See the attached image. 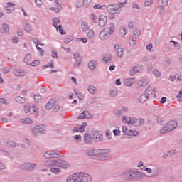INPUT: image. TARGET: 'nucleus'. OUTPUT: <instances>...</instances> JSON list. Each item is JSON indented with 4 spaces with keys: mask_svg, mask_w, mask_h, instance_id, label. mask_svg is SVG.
<instances>
[{
    "mask_svg": "<svg viewBox=\"0 0 182 182\" xmlns=\"http://www.w3.org/2000/svg\"><path fill=\"white\" fill-rule=\"evenodd\" d=\"M120 177L124 181H137L141 177V173L134 170H127L121 173Z\"/></svg>",
    "mask_w": 182,
    "mask_h": 182,
    "instance_id": "nucleus-1",
    "label": "nucleus"
},
{
    "mask_svg": "<svg viewBox=\"0 0 182 182\" xmlns=\"http://www.w3.org/2000/svg\"><path fill=\"white\" fill-rule=\"evenodd\" d=\"M67 182H92V176L85 173H74L67 178Z\"/></svg>",
    "mask_w": 182,
    "mask_h": 182,
    "instance_id": "nucleus-2",
    "label": "nucleus"
},
{
    "mask_svg": "<svg viewBox=\"0 0 182 182\" xmlns=\"http://www.w3.org/2000/svg\"><path fill=\"white\" fill-rule=\"evenodd\" d=\"M114 32V24L112 23L109 27L105 28L100 33V38L101 41H106L108 38H110L111 35H113Z\"/></svg>",
    "mask_w": 182,
    "mask_h": 182,
    "instance_id": "nucleus-3",
    "label": "nucleus"
},
{
    "mask_svg": "<svg viewBox=\"0 0 182 182\" xmlns=\"http://www.w3.org/2000/svg\"><path fill=\"white\" fill-rule=\"evenodd\" d=\"M178 126V123L176 120H171L168 122L165 127H164L160 130V133L161 134H164L165 133H168V132H172L174 129H177Z\"/></svg>",
    "mask_w": 182,
    "mask_h": 182,
    "instance_id": "nucleus-4",
    "label": "nucleus"
},
{
    "mask_svg": "<svg viewBox=\"0 0 182 182\" xmlns=\"http://www.w3.org/2000/svg\"><path fill=\"white\" fill-rule=\"evenodd\" d=\"M109 159H110V149H100L97 156V160L106 161V160H109Z\"/></svg>",
    "mask_w": 182,
    "mask_h": 182,
    "instance_id": "nucleus-5",
    "label": "nucleus"
},
{
    "mask_svg": "<svg viewBox=\"0 0 182 182\" xmlns=\"http://www.w3.org/2000/svg\"><path fill=\"white\" fill-rule=\"evenodd\" d=\"M125 4H126V2L119 3L118 4L119 7H115L113 5H109L107 7V11L108 14H111L112 15H114V14H117V11H119V9L124 6Z\"/></svg>",
    "mask_w": 182,
    "mask_h": 182,
    "instance_id": "nucleus-6",
    "label": "nucleus"
},
{
    "mask_svg": "<svg viewBox=\"0 0 182 182\" xmlns=\"http://www.w3.org/2000/svg\"><path fill=\"white\" fill-rule=\"evenodd\" d=\"M32 133L33 136H38L39 133L41 134H45L46 133V127L43 124L42 125H36L33 129Z\"/></svg>",
    "mask_w": 182,
    "mask_h": 182,
    "instance_id": "nucleus-7",
    "label": "nucleus"
},
{
    "mask_svg": "<svg viewBox=\"0 0 182 182\" xmlns=\"http://www.w3.org/2000/svg\"><path fill=\"white\" fill-rule=\"evenodd\" d=\"M58 156H60V151L51 150L47 151L44 153L45 159H57Z\"/></svg>",
    "mask_w": 182,
    "mask_h": 182,
    "instance_id": "nucleus-8",
    "label": "nucleus"
},
{
    "mask_svg": "<svg viewBox=\"0 0 182 182\" xmlns=\"http://www.w3.org/2000/svg\"><path fill=\"white\" fill-rule=\"evenodd\" d=\"M38 166L37 164H32L31 162L23 163L21 165V168L22 170H26V171H33L36 166Z\"/></svg>",
    "mask_w": 182,
    "mask_h": 182,
    "instance_id": "nucleus-9",
    "label": "nucleus"
},
{
    "mask_svg": "<svg viewBox=\"0 0 182 182\" xmlns=\"http://www.w3.org/2000/svg\"><path fill=\"white\" fill-rule=\"evenodd\" d=\"M73 59L75 60V63H74V68H79L82 64V56H80V53L78 52H75L73 53Z\"/></svg>",
    "mask_w": 182,
    "mask_h": 182,
    "instance_id": "nucleus-10",
    "label": "nucleus"
},
{
    "mask_svg": "<svg viewBox=\"0 0 182 182\" xmlns=\"http://www.w3.org/2000/svg\"><path fill=\"white\" fill-rule=\"evenodd\" d=\"M55 167L68 168V167H69V163L63 159H55Z\"/></svg>",
    "mask_w": 182,
    "mask_h": 182,
    "instance_id": "nucleus-11",
    "label": "nucleus"
},
{
    "mask_svg": "<svg viewBox=\"0 0 182 182\" xmlns=\"http://www.w3.org/2000/svg\"><path fill=\"white\" fill-rule=\"evenodd\" d=\"M54 2L56 7H50V9L56 14H59V12H60L63 9L62 3H60V0H55Z\"/></svg>",
    "mask_w": 182,
    "mask_h": 182,
    "instance_id": "nucleus-12",
    "label": "nucleus"
},
{
    "mask_svg": "<svg viewBox=\"0 0 182 182\" xmlns=\"http://www.w3.org/2000/svg\"><path fill=\"white\" fill-rule=\"evenodd\" d=\"M100 150V149H88L86 151V154L91 157H96L97 159Z\"/></svg>",
    "mask_w": 182,
    "mask_h": 182,
    "instance_id": "nucleus-13",
    "label": "nucleus"
},
{
    "mask_svg": "<svg viewBox=\"0 0 182 182\" xmlns=\"http://www.w3.org/2000/svg\"><path fill=\"white\" fill-rule=\"evenodd\" d=\"M92 136L95 141H103V135L99 131H95Z\"/></svg>",
    "mask_w": 182,
    "mask_h": 182,
    "instance_id": "nucleus-14",
    "label": "nucleus"
},
{
    "mask_svg": "<svg viewBox=\"0 0 182 182\" xmlns=\"http://www.w3.org/2000/svg\"><path fill=\"white\" fill-rule=\"evenodd\" d=\"M141 70H143V65L134 66L129 71V75L130 76H134L136 73H139V72H140Z\"/></svg>",
    "mask_w": 182,
    "mask_h": 182,
    "instance_id": "nucleus-15",
    "label": "nucleus"
},
{
    "mask_svg": "<svg viewBox=\"0 0 182 182\" xmlns=\"http://www.w3.org/2000/svg\"><path fill=\"white\" fill-rule=\"evenodd\" d=\"M106 23H107V17L105 15L100 16L99 26H101V28H104V26H106Z\"/></svg>",
    "mask_w": 182,
    "mask_h": 182,
    "instance_id": "nucleus-16",
    "label": "nucleus"
},
{
    "mask_svg": "<svg viewBox=\"0 0 182 182\" xmlns=\"http://www.w3.org/2000/svg\"><path fill=\"white\" fill-rule=\"evenodd\" d=\"M114 48L115 49V50L117 51V55L119 56V58H122L123 56V48H122V46L121 45H119V44H115L114 46Z\"/></svg>",
    "mask_w": 182,
    "mask_h": 182,
    "instance_id": "nucleus-17",
    "label": "nucleus"
},
{
    "mask_svg": "<svg viewBox=\"0 0 182 182\" xmlns=\"http://www.w3.org/2000/svg\"><path fill=\"white\" fill-rule=\"evenodd\" d=\"M84 143L85 144H92L93 143V138L92 137V135L85 134L84 135Z\"/></svg>",
    "mask_w": 182,
    "mask_h": 182,
    "instance_id": "nucleus-18",
    "label": "nucleus"
},
{
    "mask_svg": "<svg viewBox=\"0 0 182 182\" xmlns=\"http://www.w3.org/2000/svg\"><path fill=\"white\" fill-rule=\"evenodd\" d=\"M97 60H92L88 63V68L90 70H96V68H97Z\"/></svg>",
    "mask_w": 182,
    "mask_h": 182,
    "instance_id": "nucleus-19",
    "label": "nucleus"
},
{
    "mask_svg": "<svg viewBox=\"0 0 182 182\" xmlns=\"http://www.w3.org/2000/svg\"><path fill=\"white\" fill-rule=\"evenodd\" d=\"M45 166L46 167H56V159H48L46 161Z\"/></svg>",
    "mask_w": 182,
    "mask_h": 182,
    "instance_id": "nucleus-20",
    "label": "nucleus"
},
{
    "mask_svg": "<svg viewBox=\"0 0 182 182\" xmlns=\"http://www.w3.org/2000/svg\"><path fill=\"white\" fill-rule=\"evenodd\" d=\"M144 124V119L139 118V119H134V125L135 127H139V126H143Z\"/></svg>",
    "mask_w": 182,
    "mask_h": 182,
    "instance_id": "nucleus-21",
    "label": "nucleus"
},
{
    "mask_svg": "<svg viewBox=\"0 0 182 182\" xmlns=\"http://www.w3.org/2000/svg\"><path fill=\"white\" fill-rule=\"evenodd\" d=\"M137 100L139 103H146V102L149 100V98L147 97V95L144 93L137 98Z\"/></svg>",
    "mask_w": 182,
    "mask_h": 182,
    "instance_id": "nucleus-22",
    "label": "nucleus"
},
{
    "mask_svg": "<svg viewBox=\"0 0 182 182\" xmlns=\"http://www.w3.org/2000/svg\"><path fill=\"white\" fill-rule=\"evenodd\" d=\"M23 26H24V31H26V32H32L33 31L32 26L31 25V23H29L28 21H24Z\"/></svg>",
    "mask_w": 182,
    "mask_h": 182,
    "instance_id": "nucleus-23",
    "label": "nucleus"
},
{
    "mask_svg": "<svg viewBox=\"0 0 182 182\" xmlns=\"http://www.w3.org/2000/svg\"><path fill=\"white\" fill-rule=\"evenodd\" d=\"M81 28L82 29V31L85 32V33H86V32H88L90 28V26H89V24L86 22V21H83L81 23Z\"/></svg>",
    "mask_w": 182,
    "mask_h": 182,
    "instance_id": "nucleus-24",
    "label": "nucleus"
},
{
    "mask_svg": "<svg viewBox=\"0 0 182 182\" xmlns=\"http://www.w3.org/2000/svg\"><path fill=\"white\" fill-rule=\"evenodd\" d=\"M87 37L88 39H95V31H93V28L90 29L88 31L85 32Z\"/></svg>",
    "mask_w": 182,
    "mask_h": 182,
    "instance_id": "nucleus-25",
    "label": "nucleus"
},
{
    "mask_svg": "<svg viewBox=\"0 0 182 182\" xmlns=\"http://www.w3.org/2000/svg\"><path fill=\"white\" fill-rule=\"evenodd\" d=\"M134 83V78H127L124 80V85L130 87Z\"/></svg>",
    "mask_w": 182,
    "mask_h": 182,
    "instance_id": "nucleus-26",
    "label": "nucleus"
},
{
    "mask_svg": "<svg viewBox=\"0 0 182 182\" xmlns=\"http://www.w3.org/2000/svg\"><path fill=\"white\" fill-rule=\"evenodd\" d=\"M87 91L91 95H95L97 92V88H96L93 85H90L88 86Z\"/></svg>",
    "mask_w": 182,
    "mask_h": 182,
    "instance_id": "nucleus-27",
    "label": "nucleus"
},
{
    "mask_svg": "<svg viewBox=\"0 0 182 182\" xmlns=\"http://www.w3.org/2000/svg\"><path fill=\"white\" fill-rule=\"evenodd\" d=\"M13 73L16 76H21L22 77V76L25 75V71H23L22 70L16 69V68L14 69Z\"/></svg>",
    "mask_w": 182,
    "mask_h": 182,
    "instance_id": "nucleus-28",
    "label": "nucleus"
},
{
    "mask_svg": "<svg viewBox=\"0 0 182 182\" xmlns=\"http://www.w3.org/2000/svg\"><path fill=\"white\" fill-rule=\"evenodd\" d=\"M122 132L124 133V134H127V136H132L133 134V131L129 129L125 125L122 126Z\"/></svg>",
    "mask_w": 182,
    "mask_h": 182,
    "instance_id": "nucleus-29",
    "label": "nucleus"
},
{
    "mask_svg": "<svg viewBox=\"0 0 182 182\" xmlns=\"http://www.w3.org/2000/svg\"><path fill=\"white\" fill-rule=\"evenodd\" d=\"M55 105V100H50L46 105V110H51Z\"/></svg>",
    "mask_w": 182,
    "mask_h": 182,
    "instance_id": "nucleus-30",
    "label": "nucleus"
},
{
    "mask_svg": "<svg viewBox=\"0 0 182 182\" xmlns=\"http://www.w3.org/2000/svg\"><path fill=\"white\" fill-rule=\"evenodd\" d=\"M176 153H177L176 150L168 151L163 155V157L164 159H167V157H170L173 156V154H176Z\"/></svg>",
    "mask_w": 182,
    "mask_h": 182,
    "instance_id": "nucleus-31",
    "label": "nucleus"
},
{
    "mask_svg": "<svg viewBox=\"0 0 182 182\" xmlns=\"http://www.w3.org/2000/svg\"><path fill=\"white\" fill-rule=\"evenodd\" d=\"M30 113L31 114H38L39 113V109L36 106L31 107Z\"/></svg>",
    "mask_w": 182,
    "mask_h": 182,
    "instance_id": "nucleus-32",
    "label": "nucleus"
},
{
    "mask_svg": "<svg viewBox=\"0 0 182 182\" xmlns=\"http://www.w3.org/2000/svg\"><path fill=\"white\" fill-rule=\"evenodd\" d=\"M50 170L51 173H53V174H55V175L60 174V173H62V170L56 167H51Z\"/></svg>",
    "mask_w": 182,
    "mask_h": 182,
    "instance_id": "nucleus-33",
    "label": "nucleus"
},
{
    "mask_svg": "<svg viewBox=\"0 0 182 182\" xmlns=\"http://www.w3.org/2000/svg\"><path fill=\"white\" fill-rule=\"evenodd\" d=\"M31 60H32V55H31V54H27L24 58V63L29 65H31Z\"/></svg>",
    "mask_w": 182,
    "mask_h": 182,
    "instance_id": "nucleus-34",
    "label": "nucleus"
},
{
    "mask_svg": "<svg viewBox=\"0 0 182 182\" xmlns=\"http://www.w3.org/2000/svg\"><path fill=\"white\" fill-rule=\"evenodd\" d=\"M14 100L16 102H18V103H25L26 102V99L25 97L17 96L14 98Z\"/></svg>",
    "mask_w": 182,
    "mask_h": 182,
    "instance_id": "nucleus-35",
    "label": "nucleus"
},
{
    "mask_svg": "<svg viewBox=\"0 0 182 182\" xmlns=\"http://www.w3.org/2000/svg\"><path fill=\"white\" fill-rule=\"evenodd\" d=\"M147 83H149L147 79H141L138 81V85L141 87L147 86Z\"/></svg>",
    "mask_w": 182,
    "mask_h": 182,
    "instance_id": "nucleus-36",
    "label": "nucleus"
},
{
    "mask_svg": "<svg viewBox=\"0 0 182 182\" xmlns=\"http://www.w3.org/2000/svg\"><path fill=\"white\" fill-rule=\"evenodd\" d=\"M136 41H137V38L136 36H130L129 37V45L131 46H134L136 45Z\"/></svg>",
    "mask_w": 182,
    "mask_h": 182,
    "instance_id": "nucleus-37",
    "label": "nucleus"
},
{
    "mask_svg": "<svg viewBox=\"0 0 182 182\" xmlns=\"http://www.w3.org/2000/svg\"><path fill=\"white\" fill-rule=\"evenodd\" d=\"M128 32L129 31L124 27H121L119 28V34L121 35V36H126V35H127Z\"/></svg>",
    "mask_w": 182,
    "mask_h": 182,
    "instance_id": "nucleus-38",
    "label": "nucleus"
},
{
    "mask_svg": "<svg viewBox=\"0 0 182 182\" xmlns=\"http://www.w3.org/2000/svg\"><path fill=\"white\" fill-rule=\"evenodd\" d=\"M118 93H119V91L117 90H112L109 92V97L114 99V97H116V96H117Z\"/></svg>",
    "mask_w": 182,
    "mask_h": 182,
    "instance_id": "nucleus-39",
    "label": "nucleus"
},
{
    "mask_svg": "<svg viewBox=\"0 0 182 182\" xmlns=\"http://www.w3.org/2000/svg\"><path fill=\"white\" fill-rule=\"evenodd\" d=\"M53 26H54V28H55V29L58 31V24L60 23V20L59 18H55L53 19Z\"/></svg>",
    "mask_w": 182,
    "mask_h": 182,
    "instance_id": "nucleus-40",
    "label": "nucleus"
},
{
    "mask_svg": "<svg viewBox=\"0 0 182 182\" xmlns=\"http://www.w3.org/2000/svg\"><path fill=\"white\" fill-rule=\"evenodd\" d=\"M33 42L35 43V45H38V46H45V44L41 42L38 38H34L33 39Z\"/></svg>",
    "mask_w": 182,
    "mask_h": 182,
    "instance_id": "nucleus-41",
    "label": "nucleus"
},
{
    "mask_svg": "<svg viewBox=\"0 0 182 182\" xmlns=\"http://www.w3.org/2000/svg\"><path fill=\"white\" fill-rule=\"evenodd\" d=\"M21 122L23 123V124H31L32 119H31L29 117H27L24 119H21Z\"/></svg>",
    "mask_w": 182,
    "mask_h": 182,
    "instance_id": "nucleus-42",
    "label": "nucleus"
},
{
    "mask_svg": "<svg viewBox=\"0 0 182 182\" xmlns=\"http://www.w3.org/2000/svg\"><path fill=\"white\" fill-rule=\"evenodd\" d=\"M32 97H33L35 102H38L39 103H41V102H42V97H41V95H31Z\"/></svg>",
    "mask_w": 182,
    "mask_h": 182,
    "instance_id": "nucleus-43",
    "label": "nucleus"
},
{
    "mask_svg": "<svg viewBox=\"0 0 182 182\" xmlns=\"http://www.w3.org/2000/svg\"><path fill=\"white\" fill-rule=\"evenodd\" d=\"M153 92H154L153 90L150 89V88H146L144 94L147 96V97L149 98L150 95H153Z\"/></svg>",
    "mask_w": 182,
    "mask_h": 182,
    "instance_id": "nucleus-44",
    "label": "nucleus"
},
{
    "mask_svg": "<svg viewBox=\"0 0 182 182\" xmlns=\"http://www.w3.org/2000/svg\"><path fill=\"white\" fill-rule=\"evenodd\" d=\"M73 41V37L68 36L63 38L64 43H70Z\"/></svg>",
    "mask_w": 182,
    "mask_h": 182,
    "instance_id": "nucleus-45",
    "label": "nucleus"
},
{
    "mask_svg": "<svg viewBox=\"0 0 182 182\" xmlns=\"http://www.w3.org/2000/svg\"><path fill=\"white\" fill-rule=\"evenodd\" d=\"M112 56H109V57L105 56L103 57L102 60L105 63H110L112 62Z\"/></svg>",
    "mask_w": 182,
    "mask_h": 182,
    "instance_id": "nucleus-46",
    "label": "nucleus"
},
{
    "mask_svg": "<svg viewBox=\"0 0 182 182\" xmlns=\"http://www.w3.org/2000/svg\"><path fill=\"white\" fill-rule=\"evenodd\" d=\"M153 73L155 77H161V73H160L157 69H154L153 70Z\"/></svg>",
    "mask_w": 182,
    "mask_h": 182,
    "instance_id": "nucleus-47",
    "label": "nucleus"
},
{
    "mask_svg": "<svg viewBox=\"0 0 182 182\" xmlns=\"http://www.w3.org/2000/svg\"><path fill=\"white\" fill-rule=\"evenodd\" d=\"M144 5L147 8H150V6H151V5H153V0H145Z\"/></svg>",
    "mask_w": 182,
    "mask_h": 182,
    "instance_id": "nucleus-48",
    "label": "nucleus"
},
{
    "mask_svg": "<svg viewBox=\"0 0 182 182\" xmlns=\"http://www.w3.org/2000/svg\"><path fill=\"white\" fill-rule=\"evenodd\" d=\"M158 11L159 15H164V6H159Z\"/></svg>",
    "mask_w": 182,
    "mask_h": 182,
    "instance_id": "nucleus-49",
    "label": "nucleus"
},
{
    "mask_svg": "<svg viewBox=\"0 0 182 182\" xmlns=\"http://www.w3.org/2000/svg\"><path fill=\"white\" fill-rule=\"evenodd\" d=\"M36 6H38V8H42L43 3L42 2V0H35L34 1Z\"/></svg>",
    "mask_w": 182,
    "mask_h": 182,
    "instance_id": "nucleus-50",
    "label": "nucleus"
},
{
    "mask_svg": "<svg viewBox=\"0 0 182 182\" xmlns=\"http://www.w3.org/2000/svg\"><path fill=\"white\" fill-rule=\"evenodd\" d=\"M90 4H92V0H83V5L85 8L90 6Z\"/></svg>",
    "mask_w": 182,
    "mask_h": 182,
    "instance_id": "nucleus-51",
    "label": "nucleus"
},
{
    "mask_svg": "<svg viewBox=\"0 0 182 182\" xmlns=\"http://www.w3.org/2000/svg\"><path fill=\"white\" fill-rule=\"evenodd\" d=\"M53 110L56 113L59 112V110H60V107H59V105L54 102V105L53 106Z\"/></svg>",
    "mask_w": 182,
    "mask_h": 182,
    "instance_id": "nucleus-52",
    "label": "nucleus"
},
{
    "mask_svg": "<svg viewBox=\"0 0 182 182\" xmlns=\"http://www.w3.org/2000/svg\"><path fill=\"white\" fill-rule=\"evenodd\" d=\"M134 36H136L137 38H139V36H140V35H141V31L136 28L134 32H133Z\"/></svg>",
    "mask_w": 182,
    "mask_h": 182,
    "instance_id": "nucleus-53",
    "label": "nucleus"
},
{
    "mask_svg": "<svg viewBox=\"0 0 182 182\" xmlns=\"http://www.w3.org/2000/svg\"><path fill=\"white\" fill-rule=\"evenodd\" d=\"M86 126H87V123L86 122H83L82 125L79 126L80 132H85V127H86Z\"/></svg>",
    "mask_w": 182,
    "mask_h": 182,
    "instance_id": "nucleus-54",
    "label": "nucleus"
},
{
    "mask_svg": "<svg viewBox=\"0 0 182 182\" xmlns=\"http://www.w3.org/2000/svg\"><path fill=\"white\" fill-rule=\"evenodd\" d=\"M57 31H59L60 35H66V31L62 28V25L58 26Z\"/></svg>",
    "mask_w": 182,
    "mask_h": 182,
    "instance_id": "nucleus-55",
    "label": "nucleus"
},
{
    "mask_svg": "<svg viewBox=\"0 0 182 182\" xmlns=\"http://www.w3.org/2000/svg\"><path fill=\"white\" fill-rule=\"evenodd\" d=\"M7 146L9 147H16V143L12 141H9L7 142Z\"/></svg>",
    "mask_w": 182,
    "mask_h": 182,
    "instance_id": "nucleus-56",
    "label": "nucleus"
},
{
    "mask_svg": "<svg viewBox=\"0 0 182 182\" xmlns=\"http://www.w3.org/2000/svg\"><path fill=\"white\" fill-rule=\"evenodd\" d=\"M86 112H82V113L80 114V115L77 117V119H79V120H82L83 119H86Z\"/></svg>",
    "mask_w": 182,
    "mask_h": 182,
    "instance_id": "nucleus-57",
    "label": "nucleus"
},
{
    "mask_svg": "<svg viewBox=\"0 0 182 182\" xmlns=\"http://www.w3.org/2000/svg\"><path fill=\"white\" fill-rule=\"evenodd\" d=\"M94 9H105L106 6H100V4H95L93 6Z\"/></svg>",
    "mask_w": 182,
    "mask_h": 182,
    "instance_id": "nucleus-58",
    "label": "nucleus"
},
{
    "mask_svg": "<svg viewBox=\"0 0 182 182\" xmlns=\"http://www.w3.org/2000/svg\"><path fill=\"white\" fill-rule=\"evenodd\" d=\"M46 68H53V61H50L47 65L43 66V69H46Z\"/></svg>",
    "mask_w": 182,
    "mask_h": 182,
    "instance_id": "nucleus-59",
    "label": "nucleus"
},
{
    "mask_svg": "<svg viewBox=\"0 0 182 182\" xmlns=\"http://www.w3.org/2000/svg\"><path fill=\"white\" fill-rule=\"evenodd\" d=\"M173 46L176 49V50H180V49H181V46L178 42H174Z\"/></svg>",
    "mask_w": 182,
    "mask_h": 182,
    "instance_id": "nucleus-60",
    "label": "nucleus"
},
{
    "mask_svg": "<svg viewBox=\"0 0 182 182\" xmlns=\"http://www.w3.org/2000/svg\"><path fill=\"white\" fill-rule=\"evenodd\" d=\"M3 28L4 29V32H9V26L6 23H3L2 25Z\"/></svg>",
    "mask_w": 182,
    "mask_h": 182,
    "instance_id": "nucleus-61",
    "label": "nucleus"
},
{
    "mask_svg": "<svg viewBox=\"0 0 182 182\" xmlns=\"http://www.w3.org/2000/svg\"><path fill=\"white\" fill-rule=\"evenodd\" d=\"M134 117H129L128 118V122H127V124H132L134 125Z\"/></svg>",
    "mask_w": 182,
    "mask_h": 182,
    "instance_id": "nucleus-62",
    "label": "nucleus"
},
{
    "mask_svg": "<svg viewBox=\"0 0 182 182\" xmlns=\"http://www.w3.org/2000/svg\"><path fill=\"white\" fill-rule=\"evenodd\" d=\"M85 113V119H92V115L89 111H84Z\"/></svg>",
    "mask_w": 182,
    "mask_h": 182,
    "instance_id": "nucleus-63",
    "label": "nucleus"
},
{
    "mask_svg": "<svg viewBox=\"0 0 182 182\" xmlns=\"http://www.w3.org/2000/svg\"><path fill=\"white\" fill-rule=\"evenodd\" d=\"M114 114L117 117H120V116H123V112H122V110H117Z\"/></svg>",
    "mask_w": 182,
    "mask_h": 182,
    "instance_id": "nucleus-64",
    "label": "nucleus"
}]
</instances>
